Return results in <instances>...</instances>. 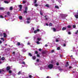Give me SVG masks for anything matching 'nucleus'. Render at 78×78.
<instances>
[{"instance_id": "52", "label": "nucleus", "mask_w": 78, "mask_h": 78, "mask_svg": "<svg viewBox=\"0 0 78 78\" xmlns=\"http://www.w3.org/2000/svg\"><path fill=\"white\" fill-rule=\"evenodd\" d=\"M59 70H60V71H61L62 70V69H59Z\"/></svg>"}, {"instance_id": "49", "label": "nucleus", "mask_w": 78, "mask_h": 78, "mask_svg": "<svg viewBox=\"0 0 78 78\" xmlns=\"http://www.w3.org/2000/svg\"><path fill=\"white\" fill-rule=\"evenodd\" d=\"M75 34H78V32L77 31V32H76Z\"/></svg>"}, {"instance_id": "60", "label": "nucleus", "mask_w": 78, "mask_h": 78, "mask_svg": "<svg viewBox=\"0 0 78 78\" xmlns=\"http://www.w3.org/2000/svg\"><path fill=\"white\" fill-rule=\"evenodd\" d=\"M2 73V70L1 69H0V73Z\"/></svg>"}, {"instance_id": "45", "label": "nucleus", "mask_w": 78, "mask_h": 78, "mask_svg": "<svg viewBox=\"0 0 78 78\" xmlns=\"http://www.w3.org/2000/svg\"><path fill=\"white\" fill-rule=\"evenodd\" d=\"M56 65L57 66H59V63H58L57 62L56 63Z\"/></svg>"}, {"instance_id": "35", "label": "nucleus", "mask_w": 78, "mask_h": 78, "mask_svg": "<svg viewBox=\"0 0 78 78\" xmlns=\"http://www.w3.org/2000/svg\"><path fill=\"white\" fill-rule=\"evenodd\" d=\"M68 28H71V27H70V26H68Z\"/></svg>"}, {"instance_id": "63", "label": "nucleus", "mask_w": 78, "mask_h": 78, "mask_svg": "<svg viewBox=\"0 0 78 78\" xmlns=\"http://www.w3.org/2000/svg\"><path fill=\"white\" fill-rule=\"evenodd\" d=\"M69 69H71V68H72V67L71 66H69Z\"/></svg>"}, {"instance_id": "41", "label": "nucleus", "mask_w": 78, "mask_h": 78, "mask_svg": "<svg viewBox=\"0 0 78 78\" xmlns=\"http://www.w3.org/2000/svg\"><path fill=\"white\" fill-rule=\"evenodd\" d=\"M53 52H54V50H51V53H53Z\"/></svg>"}, {"instance_id": "10", "label": "nucleus", "mask_w": 78, "mask_h": 78, "mask_svg": "<svg viewBox=\"0 0 78 78\" xmlns=\"http://www.w3.org/2000/svg\"><path fill=\"white\" fill-rule=\"evenodd\" d=\"M45 6H46V7H47L48 8H49V5L48 4H46Z\"/></svg>"}, {"instance_id": "44", "label": "nucleus", "mask_w": 78, "mask_h": 78, "mask_svg": "<svg viewBox=\"0 0 78 78\" xmlns=\"http://www.w3.org/2000/svg\"><path fill=\"white\" fill-rule=\"evenodd\" d=\"M30 42H28V43H27V45H30Z\"/></svg>"}, {"instance_id": "25", "label": "nucleus", "mask_w": 78, "mask_h": 78, "mask_svg": "<svg viewBox=\"0 0 78 78\" xmlns=\"http://www.w3.org/2000/svg\"><path fill=\"white\" fill-rule=\"evenodd\" d=\"M7 14L8 16H10V13L9 12H8L7 13Z\"/></svg>"}, {"instance_id": "7", "label": "nucleus", "mask_w": 78, "mask_h": 78, "mask_svg": "<svg viewBox=\"0 0 78 78\" xmlns=\"http://www.w3.org/2000/svg\"><path fill=\"white\" fill-rule=\"evenodd\" d=\"M19 7H20V9L22 8V5H19Z\"/></svg>"}, {"instance_id": "22", "label": "nucleus", "mask_w": 78, "mask_h": 78, "mask_svg": "<svg viewBox=\"0 0 78 78\" xmlns=\"http://www.w3.org/2000/svg\"><path fill=\"white\" fill-rule=\"evenodd\" d=\"M2 72H5V69H1Z\"/></svg>"}, {"instance_id": "2", "label": "nucleus", "mask_w": 78, "mask_h": 78, "mask_svg": "<svg viewBox=\"0 0 78 78\" xmlns=\"http://www.w3.org/2000/svg\"><path fill=\"white\" fill-rule=\"evenodd\" d=\"M53 66L52 64H50L48 66V68L50 69H51L53 68Z\"/></svg>"}, {"instance_id": "6", "label": "nucleus", "mask_w": 78, "mask_h": 78, "mask_svg": "<svg viewBox=\"0 0 78 78\" xmlns=\"http://www.w3.org/2000/svg\"><path fill=\"white\" fill-rule=\"evenodd\" d=\"M67 15L66 14L62 15V17H67Z\"/></svg>"}, {"instance_id": "42", "label": "nucleus", "mask_w": 78, "mask_h": 78, "mask_svg": "<svg viewBox=\"0 0 78 78\" xmlns=\"http://www.w3.org/2000/svg\"><path fill=\"white\" fill-rule=\"evenodd\" d=\"M38 53V52L37 51H35V54H37Z\"/></svg>"}, {"instance_id": "5", "label": "nucleus", "mask_w": 78, "mask_h": 78, "mask_svg": "<svg viewBox=\"0 0 78 78\" xmlns=\"http://www.w3.org/2000/svg\"><path fill=\"white\" fill-rule=\"evenodd\" d=\"M3 34L4 35V37H7V35L5 33H4Z\"/></svg>"}, {"instance_id": "16", "label": "nucleus", "mask_w": 78, "mask_h": 78, "mask_svg": "<svg viewBox=\"0 0 78 78\" xmlns=\"http://www.w3.org/2000/svg\"><path fill=\"white\" fill-rule=\"evenodd\" d=\"M13 9V8L11 6L10 7V10H12V9Z\"/></svg>"}, {"instance_id": "18", "label": "nucleus", "mask_w": 78, "mask_h": 78, "mask_svg": "<svg viewBox=\"0 0 78 78\" xmlns=\"http://www.w3.org/2000/svg\"><path fill=\"white\" fill-rule=\"evenodd\" d=\"M4 2L5 3H7V4L9 3V2H8V1H4Z\"/></svg>"}, {"instance_id": "54", "label": "nucleus", "mask_w": 78, "mask_h": 78, "mask_svg": "<svg viewBox=\"0 0 78 78\" xmlns=\"http://www.w3.org/2000/svg\"><path fill=\"white\" fill-rule=\"evenodd\" d=\"M66 45L65 44H63L64 47H66Z\"/></svg>"}, {"instance_id": "62", "label": "nucleus", "mask_w": 78, "mask_h": 78, "mask_svg": "<svg viewBox=\"0 0 78 78\" xmlns=\"http://www.w3.org/2000/svg\"><path fill=\"white\" fill-rule=\"evenodd\" d=\"M2 64V62H0V64Z\"/></svg>"}, {"instance_id": "31", "label": "nucleus", "mask_w": 78, "mask_h": 78, "mask_svg": "<svg viewBox=\"0 0 78 78\" xmlns=\"http://www.w3.org/2000/svg\"><path fill=\"white\" fill-rule=\"evenodd\" d=\"M0 18H2V19L3 18V16L2 15H0Z\"/></svg>"}, {"instance_id": "48", "label": "nucleus", "mask_w": 78, "mask_h": 78, "mask_svg": "<svg viewBox=\"0 0 78 78\" xmlns=\"http://www.w3.org/2000/svg\"><path fill=\"white\" fill-rule=\"evenodd\" d=\"M68 34H71V33H70V32H69Z\"/></svg>"}, {"instance_id": "8", "label": "nucleus", "mask_w": 78, "mask_h": 78, "mask_svg": "<svg viewBox=\"0 0 78 78\" xmlns=\"http://www.w3.org/2000/svg\"><path fill=\"white\" fill-rule=\"evenodd\" d=\"M32 58L34 60V59H36V56H33L32 57Z\"/></svg>"}, {"instance_id": "33", "label": "nucleus", "mask_w": 78, "mask_h": 78, "mask_svg": "<svg viewBox=\"0 0 78 78\" xmlns=\"http://www.w3.org/2000/svg\"><path fill=\"white\" fill-rule=\"evenodd\" d=\"M29 56H32V55H31V54L30 53H29Z\"/></svg>"}, {"instance_id": "3", "label": "nucleus", "mask_w": 78, "mask_h": 78, "mask_svg": "<svg viewBox=\"0 0 78 78\" xmlns=\"http://www.w3.org/2000/svg\"><path fill=\"white\" fill-rule=\"evenodd\" d=\"M37 31L39 32L40 31V30L39 29H38L36 30H35L34 31V33L35 34H36L37 33Z\"/></svg>"}, {"instance_id": "50", "label": "nucleus", "mask_w": 78, "mask_h": 78, "mask_svg": "<svg viewBox=\"0 0 78 78\" xmlns=\"http://www.w3.org/2000/svg\"><path fill=\"white\" fill-rule=\"evenodd\" d=\"M37 57H39V54H37Z\"/></svg>"}, {"instance_id": "55", "label": "nucleus", "mask_w": 78, "mask_h": 78, "mask_svg": "<svg viewBox=\"0 0 78 78\" xmlns=\"http://www.w3.org/2000/svg\"><path fill=\"white\" fill-rule=\"evenodd\" d=\"M12 54H13V55H14L15 54V52H13L12 53Z\"/></svg>"}, {"instance_id": "15", "label": "nucleus", "mask_w": 78, "mask_h": 78, "mask_svg": "<svg viewBox=\"0 0 78 78\" xmlns=\"http://www.w3.org/2000/svg\"><path fill=\"white\" fill-rule=\"evenodd\" d=\"M0 10H4V8L3 7H0Z\"/></svg>"}, {"instance_id": "58", "label": "nucleus", "mask_w": 78, "mask_h": 78, "mask_svg": "<svg viewBox=\"0 0 78 78\" xmlns=\"http://www.w3.org/2000/svg\"><path fill=\"white\" fill-rule=\"evenodd\" d=\"M46 25H47V26H48V23H47L46 24Z\"/></svg>"}, {"instance_id": "26", "label": "nucleus", "mask_w": 78, "mask_h": 78, "mask_svg": "<svg viewBox=\"0 0 78 78\" xmlns=\"http://www.w3.org/2000/svg\"><path fill=\"white\" fill-rule=\"evenodd\" d=\"M36 43L37 44H40V42H39L38 41H37Z\"/></svg>"}, {"instance_id": "30", "label": "nucleus", "mask_w": 78, "mask_h": 78, "mask_svg": "<svg viewBox=\"0 0 78 78\" xmlns=\"http://www.w3.org/2000/svg\"><path fill=\"white\" fill-rule=\"evenodd\" d=\"M9 73H12V71L11 70H9Z\"/></svg>"}, {"instance_id": "27", "label": "nucleus", "mask_w": 78, "mask_h": 78, "mask_svg": "<svg viewBox=\"0 0 78 78\" xmlns=\"http://www.w3.org/2000/svg\"><path fill=\"white\" fill-rule=\"evenodd\" d=\"M40 13L41 15V16H42L43 13H42V11H40Z\"/></svg>"}, {"instance_id": "19", "label": "nucleus", "mask_w": 78, "mask_h": 78, "mask_svg": "<svg viewBox=\"0 0 78 78\" xmlns=\"http://www.w3.org/2000/svg\"><path fill=\"white\" fill-rule=\"evenodd\" d=\"M20 74H21V71H19L18 73V75H20Z\"/></svg>"}, {"instance_id": "39", "label": "nucleus", "mask_w": 78, "mask_h": 78, "mask_svg": "<svg viewBox=\"0 0 78 78\" xmlns=\"http://www.w3.org/2000/svg\"><path fill=\"white\" fill-rule=\"evenodd\" d=\"M39 59H37V62H39Z\"/></svg>"}, {"instance_id": "24", "label": "nucleus", "mask_w": 78, "mask_h": 78, "mask_svg": "<svg viewBox=\"0 0 78 78\" xmlns=\"http://www.w3.org/2000/svg\"><path fill=\"white\" fill-rule=\"evenodd\" d=\"M35 6H36V7L38 6V4H35Z\"/></svg>"}, {"instance_id": "29", "label": "nucleus", "mask_w": 78, "mask_h": 78, "mask_svg": "<svg viewBox=\"0 0 78 78\" xmlns=\"http://www.w3.org/2000/svg\"><path fill=\"white\" fill-rule=\"evenodd\" d=\"M26 2H27V1H23V3H26Z\"/></svg>"}, {"instance_id": "51", "label": "nucleus", "mask_w": 78, "mask_h": 78, "mask_svg": "<svg viewBox=\"0 0 78 78\" xmlns=\"http://www.w3.org/2000/svg\"><path fill=\"white\" fill-rule=\"evenodd\" d=\"M32 76H31V75H30V76H29V78H31Z\"/></svg>"}, {"instance_id": "43", "label": "nucleus", "mask_w": 78, "mask_h": 78, "mask_svg": "<svg viewBox=\"0 0 78 78\" xmlns=\"http://www.w3.org/2000/svg\"><path fill=\"white\" fill-rule=\"evenodd\" d=\"M27 23H30V21H29L28 20H27Z\"/></svg>"}, {"instance_id": "36", "label": "nucleus", "mask_w": 78, "mask_h": 78, "mask_svg": "<svg viewBox=\"0 0 78 78\" xmlns=\"http://www.w3.org/2000/svg\"><path fill=\"white\" fill-rule=\"evenodd\" d=\"M55 41L57 42H58L59 41V40H58V39H56Z\"/></svg>"}, {"instance_id": "28", "label": "nucleus", "mask_w": 78, "mask_h": 78, "mask_svg": "<svg viewBox=\"0 0 78 78\" xmlns=\"http://www.w3.org/2000/svg\"><path fill=\"white\" fill-rule=\"evenodd\" d=\"M57 50H60V47H58L57 48Z\"/></svg>"}, {"instance_id": "57", "label": "nucleus", "mask_w": 78, "mask_h": 78, "mask_svg": "<svg viewBox=\"0 0 78 78\" xmlns=\"http://www.w3.org/2000/svg\"><path fill=\"white\" fill-rule=\"evenodd\" d=\"M2 41H0V44H2Z\"/></svg>"}, {"instance_id": "9", "label": "nucleus", "mask_w": 78, "mask_h": 78, "mask_svg": "<svg viewBox=\"0 0 78 78\" xmlns=\"http://www.w3.org/2000/svg\"><path fill=\"white\" fill-rule=\"evenodd\" d=\"M41 40V38H37V41H40Z\"/></svg>"}, {"instance_id": "40", "label": "nucleus", "mask_w": 78, "mask_h": 78, "mask_svg": "<svg viewBox=\"0 0 78 78\" xmlns=\"http://www.w3.org/2000/svg\"><path fill=\"white\" fill-rule=\"evenodd\" d=\"M22 64H25V62H22Z\"/></svg>"}, {"instance_id": "1", "label": "nucleus", "mask_w": 78, "mask_h": 78, "mask_svg": "<svg viewBox=\"0 0 78 78\" xmlns=\"http://www.w3.org/2000/svg\"><path fill=\"white\" fill-rule=\"evenodd\" d=\"M27 11H28V7H26L25 8V10L23 12L24 13H25L26 14L27 13Z\"/></svg>"}, {"instance_id": "64", "label": "nucleus", "mask_w": 78, "mask_h": 78, "mask_svg": "<svg viewBox=\"0 0 78 78\" xmlns=\"http://www.w3.org/2000/svg\"><path fill=\"white\" fill-rule=\"evenodd\" d=\"M5 46H7V44H6L5 45Z\"/></svg>"}, {"instance_id": "34", "label": "nucleus", "mask_w": 78, "mask_h": 78, "mask_svg": "<svg viewBox=\"0 0 78 78\" xmlns=\"http://www.w3.org/2000/svg\"><path fill=\"white\" fill-rule=\"evenodd\" d=\"M49 26H52V23H50L49 24Z\"/></svg>"}, {"instance_id": "32", "label": "nucleus", "mask_w": 78, "mask_h": 78, "mask_svg": "<svg viewBox=\"0 0 78 78\" xmlns=\"http://www.w3.org/2000/svg\"><path fill=\"white\" fill-rule=\"evenodd\" d=\"M34 0V3H36V2H37V0Z\"/></svg>"}, {"instance_id": "59", "label": "nucleus", "mask_w": 78, "mask_h": 78, "mask_svg": "<svg viewBox=\"0 0 78 78\" xmlns=\"http://www.w3.org/2000/svg\"><path fill=\"white\" fill-rule=\"evenodd\" d=\"M0 36H1V37H2V34H0Z\"/></svg>"}, {"instance_id": "56", "label": "nucleus", "mask_w": 78, "mask_h": 78, "mask_svg": "<svg viewBox=\"0 0 78 78\" xmlns=\"http://www.w3.org/2000/svg\"><path fill=\"white\" fill-rule=\"evenodd\" d=\"M4 39V38L2 37L1 38V39L2 40H3Z\"/></svg>"}, {"instance_id": "47", "label": "nucleus", "mask_w": 78, "mask_h": 78, "mask_svg": "<svg viewBox=\"0 0 78 78\" xmlns=\"http://www.w3.org/2000/svg\"><path fill=\"white\" fill-rule=\"evenodd\" d=\"M39 51H41L42 49L41 48H40L39 49Z\"/></svg>"}, {"instance_id": "23", "label": "nucleus", "mask_w": 78, "mask_h": 78, "mask_svg": "<svg viewBox=\"0 0 78 78\" xmlns=\"http://www.w3.org/2000/svg\"><path fill=\"white\" fill-rule=\"evenodd\" d=\"M19 19H20V20H21L22 19V16H20L19 17Z\"/></svg>"}, {"instance_id": "4", "label": "nucleus", "mask_w": 78, "mask_h": 78, "mask_svg": "<svg viewBox=\"0 0 78 78\" xmlns=\"http://www.w3.org/2000/svg\"><path fill=\"white\" fill-rule=\"evenodd\" d=\"M10 69H11V68L9 66H7L6 67V70L7 71L9 70H10Z\"/></svg>"}, {"instance_id": "53", "label": "nucleus", "mask_w": 78, "mask_h": 78, "mask_svg": "<svg viewBox=\"0 0 78 78\" xmlns=\"http://www.w3.org/2000/svg\"><path fill=\"white\" fill-rule=\"evenodd\" d=\"M48 45L47 44H46L45 45V47H48Z\"/></svg>"}, {"instance_id": "11", "label": "nucleus", "mask_w": 78, "mask_h": 78, "mask_svg": "<svg viewBox=\"0 0 78 78\" xmlns=\"http://www.w3.org/2000/svg\"><path fill=\"white\" fill-rule=\"evenodd\" d=\"M69 62H67L66 65H65L66 67H67V66H69Z\"/></svg>"}, {"instance_id": "14", "label": "nucleus", "mask_w": 78, "mask_h": 78, "mask_svg": "<svg viewBox=\"0 0 78 78\" xmlns=\"http://www.w3.org/2000/svg\"><path fill=\"white\" fill-rule=\"evenodd\" d=\"M66 30V27H63L62 28V31H64V30Z\"/></svg>"}, {"instance_id": "37", "label": "nucleus", "mask_w": 78, "mask_h": 78, "mask_svg": "<svg viewBox=\"0 0 78 78\" xmlns=\"http://www.w3.org/2000/svg\"><path fill=\"white\" fill-rule=\"evenodd\" d=\"M76 26H75V25H73V27L74 28H76Z\"/></svg>"}, {"instance_id": "13", "label": "nucleus", "mask_w": 78, "mask_h": 78, "mask_svg": "<svg viewBox=\"0 0 78 78\" xmlns=\"http://www.w3.org/2000/svg\"><path fill=\"white\" fill-rule=\"evenodd\" d=\"M5 59V57H2L1 58V60H2V61H4V60Z\"/></svg>"}, {"instance_id": "61", "label": "nucleus", "mask_w": 78, "mask_h": 78, "mask_svg": "<svg viewBox=\"0 0 78 78\" xmlns=\"http://www.w3.org/2000/svg\"><path fill=\"white\" fill-rule=\"evenodd\" d=\"M45 19H46V20H48V18H46Z\"/></svg>"}, {"instance_id": "38", "label": "nucleus", "mask_w": 78, "mask_h": 78, "mask_svg": "<svg viewBox=\"0 0 78 78\" xmlns=\"http://www.w3.org/2000/svg\"><path fill=\"white\" fill-rule=\"evenodd\" d=\"M27 20H30V18H27Z\"/></svg>"}, {"instance_id": "17", "label": "nucleus", "mask_w": 78, "mask_h": 78, "mask_svg": "<svg viewBox=\"0 0 78 78\" xmlns=\"http://www.w3.org/2000/svg\"><path fill=\"white\" fill-rule=\"evenodd\" d=\"M55 8H57L58 9H59V7L57 5H55Z\"/></svg>"}, {"instance_id": "21", "label": "nucleus", "mask_w": 78, "mask_h": 78, "mask_svg": "<svg viewBox=\"0 0 78 78\" xmlns=\"http://www.w3.org/2000/svg\"><path fill=\"white\" fill-rule=\"evenodd\" d=\"M17 45L18 46H19V45H20V42H18L17 43Z\"/></svg>"}, {"instance_id": "20", "label": "nucleus", "mask_w": 78, "mask_h": 78, "mask_svg": "<svg viewBox=\"0 0 78 78\" xmlns=\"http://www.w3.org/2000/svg\"><path fill=\"white\" fill-rule=\"evenodd\" d=\"M53 31H54V32L56 31V29H55V28H53Z\"/></svg>"}, {"instance_id": "12", "label": "nucleus", "mask_w": 78, "mask_h": 78, "mask_svg": "<svg viewBox=\"0 0 78 78\" xmlns=\"http://www.w3.org/2000/svg\"><path fill=\"white\" fill-rule=\"evenodd\" d=\"M74 16H75V17H76V19H78V15H74Z\"/></svg>"}, {"instance_id": "46", "label": "nucleus", "mask_w": 78, "mask_h": 78, "mask_svg": "<svg viewBox=\"0 0 78 78\" xmlns=\"http://www.w3.org/2000/svg\"><path fill=\"white\" fill-rule=\"evenodd\" d=\"M46 78H51V77H50V76H47V77Z\"/></svg>"}]
</instances>
